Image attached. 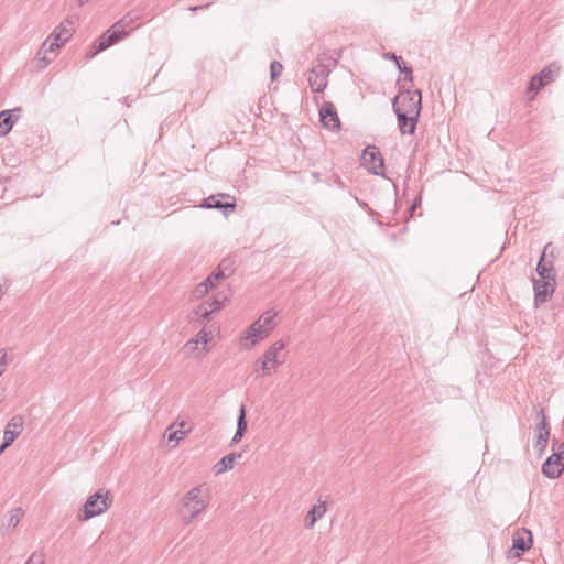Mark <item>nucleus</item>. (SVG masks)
Here are the masks:
<instances>
[{
    "instance_id": "1",
    "label": "nucleus",
    "mask_w": 564,
    "mask_h": 564,
    "mask_svg": "<svg viewBox=\"0 0 564 564\" xmlns=\"http://www.w3.org/2000/svg\"><path fill=\"white\" fill-rule=\"evenodd\" d=\"M554 247L551 242L543 248L542 254L536 264V273L539 279H533L534 304L535 306L546 302L556 288L555 269H554Z\"/></svg>"
},
{
    "instance_id": "28",
    "label": "nucleus",
    "mask_w": 564,
    "mask_h": 564,
    "mask_svg": "<svg viewBox=\"0 0 564 564\" xmlns=\"http://www.w3.org/2000/svg\"><path fill=\"white\" fill-rule=\"evenodd\" d=\"M549 438L550 437H546L543 434H536V440L533 447L539 457H541L544 454L546 446L549 444Z\"/></svg>"
},
{
    "instance_id": "29",
    "label": "nucleus",
    "mask_w": 564,
    "mask_h": 564,
    "mask_svg": "<svg viewBox=\"0 0 564 564\" xmlns=\"http://www.w3.org/2000/svg\"><path fill=\"white\" fill-rule=\"evenodd\" d=\"M227 278V273L221 270H216L212 274H209L204 281L205 284H208L210 288H214L220 280Z\"/></svg>"
},
{
    "instance_id": "20",
    "label": "nucleus",
    "mask_w": 564,
    "mask_h": 564,
    "mask_svg": "<svg viewBox=\"0 0 564 564\" xmlns=\"http://www.w3.org/2000/svg\"><path fill=\"white\" fill-rule=\"evenodd\" d=\"M384 58L391 59L395 63V67L404 74V80L412 82L413 80V70L411 66H406L403 58L401 56L395 55L392 52H388L384 54Z\"/></svg>"
},
{
    "instance_id": "2",
    "label": "nucleus",
    "mask_w": 564,
    "mask_h": 564,
    "mask_svg": "<svg viewBox=\"0 0 564 564\" xmlns=\"http://www.w3.org/2000/svg\"><path fill=\"white\" fill-rule=\"evenodd\" d=\"M112 505V497L108 490H98L88 497L78 512L77 518L80 521L89 520L106 512Z\"/></svg>"
},
{
    "instance_id": "16",
    "label": "nucleus",
    "mask_w": 564,
    "mask_h": 564,
    "mask_svg": "<svg viewBox=\"0 0 564 564\" xmlns=\"http://www.w3.org/2000/svg\"><path fill=\"white\" fill-rule=\"evenodd\" d=\"M23 417L20 415L13 416L7 424L3 433L4 446H10L14 440L21 434L23 429Z\"/></svg>"
},
{
    "instance_id": "19",
    "label": "nucleus",
    "mask_w": 564,
    "mask_h": 564,
    "mask_svg": "<svg viewBox=\"0 0 564 564\" xmlns=\"http://www.w3.org/2000/svg\"><path fill=\"white\" fill-rule=\"evenodd\" d=\"M285 348V341L279 339L274 341L262 356L265 357L267 361L271 362L272 367H276L280 361L278 360L279 354Z\"/></svg>"
},
{
    "instance_id": "34",
    "label": "nucleus",
    "mask_w": 564,
    "mask_h": 564,
    "mask_svg": "<svg viewBox=\"0 0 564 564\" xmlns=\"http://www.w3.org/2000/svg\"><path fill=\"white\" fill-rule=\"evenodd\" d=\"M234 261H231L230 259H224L217 270H221V271H225L227 273V276H229L231 274V272L234 271Z\"/></svg>"
},
{
    "instance_id": "21",
    "label": "nucleus",
    "mask_w": 564,
    "mask_h": 564,
    "mask_svg": "<svg viewBox=\"0 0 564 564\" xmlns=\"http://www.w3.org/2000/svg\"><path fill=\"white\" fill-rule=\"evenodd\" d=\"M241 454L230 453L221 457L219 462H217L214 466V470L216 475H220L229 469H232L234 463L236 458H240Z\"/></svg>"
},
{
    "instance_id": "25",
    "label": "nucleus",
    "mask_w": 564,
    "mask_h": 564,
    "mask_svg": "<svg viewBox=\"0 0 564 564\" xmlns=\"http://www.w3.org/2000/svg\"><path fill=\"white\" fill-rule=\"evenodd\" d=\"M140 19V14L135 11H131L123 15L119 21H117L115 24L117 25V29H123L126 30L129 28L132 30L134 28V23Z\"/></svg>"
},
{
    "instance_id": "46",
    "label": "nucleus",
    "mask_w": 564,
    "mask_h": 564,
    "mask_svg": "<svg viewBox=\"0 0 564 564\" xmlns=\"http://www.w3.org/2000/svg\"><path fill=\"white\" fill-rule=\"evenodd\" d=\"M562 444H564V442Z\"/></svg>"
},
{
    "instance_id": "22",
    "label": "nucleus",
    "mask_w": 564,
    "mask_h": 564,
    "mask_svg": "<svg viewBox=\"0 0 564 564\" xmlns=\"http://www.w3.org/2000/svg\"><path fill=\"white\" fill-rule=\"evenodd\" d=\"M325 512H326V506L324 503L314 505L306 514L305 528L312 529L315 525L316 521L318 519H321Z\"/></svg>"
},
{
    "instance_id": "12",
    "label": "nucleus",
    "mask_w": 564,
    "mask_h": 564,
    "mask_svg": "<svg viewBox=\"0 0 564 564\" xmlns=\"http://www.w3.org/2000/svg\"><path fill=\"white\" fill-rule=\"evenodd\" d=\"M329 69L324 64H317L311 69L308 84L313 91L323 93L327 87Z\"/></svg>"
},
{
    "instance_id": "33",
    "label": "nucleus",
    "mask_w": 564,
    "mask_h": 564,
    "mask_svg": "<svg viewBox=\"0 0 564 564\" xmlns=\"http://www.w3.org/2000/svg\"><path fill=\"white\" fill-rule=\"evenodd\" d=\"M45 556L42 552H33L25 564H44Z\"/></svg>"
},
{
    "instance_id": "8",
    "label": "nucleus",
    "mask_w": 564,
    "mask_h": 564,
    "mask_svg": "<svg viewBox=\"0 0 564 564\" xmlns=\"http://www.w3.org/2000/svg\"><path fill=\"white\" fill-rule=\"evenodd\" d=\"M560 66L555 63L550 64L544 67L540 73L531 77L527 91L535 95L542 88H544L550 83L554 82L558 77Z\"/></svg>"
},
{
    "instance_id": "11",
    "label": "nucleus",
    "mask_w": 564,
    "mask_h": 564,
    "mask_svg": "<svg viewBox=\"0 0 564 564\" xmlns=\"http://www.w3.org/2000/svg\"><path fill=\"white\" fill-rule=\"evenodd\" d=\"M319 121L332 131L340 129V120L333 102L324 101L319 108Z\"/></svg>"
},
{
    "instance_id": "7",
    "label": "nucleus",
    "mask_w": 564,
    "mask_h": 564,
    "mask_svg": "<svg viewBox=\"0 0 564 564\" xmlns=\"http://www.w3.org/2000/svg\"><path fill=\"white\" fill-rule=\"evenodd\" d=\"M200 494L202 486H196L183 497V508L189 513L188 517H184L186 523L192 522L207 507Z\"/></svg>"
},
{
    "instance_id": "6",
    "label": "nucleus",
    "mask_w": 564,
    "mask_h": 564,
    "mask_svg": "<svg viewBox=\"0 0 564 564\" xmlns=\"http://www.w3.org/2000/svg\"><path fill=\"white\" fill-rule=\"evenodd\" d=\"M361 165L371 174L384 177V160L379 148L367 145L362 151Z\"/></svg>"
},
{
    "instance_id": "23",
    "label": "nucleus",
    "mask_w": 564,
    "mask_h": 564,
    "mask_svg": "<svg viewBox=\"0 0 564 564\" xmlns=\"http://www.w3.org/2000/svg\"><path fill=\"white\" fill-rule=\"evenodd\" d=\"M535 420L538 421L535 426L536 434H543L544 436L550 437L551 426L544 409L541 408L536 411Z\"/></svg>"
},
{
    "instance_id": "35",
    "label": "nucleus",
    "mask_w": 564,
    "mask_h": 564,
    "mask_svg": "<svg viewBox=\"0 0 564 564\" xmlns=\"http://www.w3.org/2000/svg\"><path fill=\"white\" fill-rule=\"evenodd\" d=\"M226 302H227V296H223L221 299L215 297L213 301H205L204 303H206L207 307H209V308L219 306V310H220L225 306Z\"/></svg>"
},
{
    "instance_id": "42",
    "label": "nucleus",
    "mask_w": 564,
    "mask_h": 564,
    "mask_svg": "<svg viewBox=\"0 0 564 564\" xmlns=\"http://www.w3.org/2000/svg\"><path fill=\"white\" fill-rule=\"evenodd\" d=\"M89 0H77L78 2V6L79 7H83L84 4H86Z\"/></svg>"
},
{
    "instance_id": "40",
    "label": "nucleus",
    "mask_w": 564,
    "mask_h": 564,
    "mask_svg": "<svg viewBox=\"0 0 564 564\" xmlns=\"http://www.w3.org/2000/svg\"><path fill=\"white\" fill-rule=\"evenodd\" d=\"M197 337L199 338V340H202L203 343H207L209 340L208 338V334L204 330H200L198 334H197Z\"/></svg>"
},
{
    "instance_id": "38",
    "label": "nucleus",
    "mask_w": 564,
    "mask_h": 564,
    "mask_svg": "<svg viewBox=\"0 0 564 564\" xmlns=\"http://www.w3.org/2000/svg\"><path fill=\"white\" fill-rule=\"evenodd\" d=\"M7 357H8V354H7V350L3 348V349H0V367L6 365L7 362ZM3 373V369L0 368V376Z\"/></svg>"
},
{
    "instance_id": "45",
    "label": "nucleus",
    "mask_w": 564,
    "mask_h": 564,
    "mask_svg": "<svg viewBox=\"0 0 564 564\" xmlns=\"http://www.w3.org/2000/svg\"><path fill=\"white\" fill-rule=\"evenodd\" d=\"M416 205L417 203L413 204L412 207L410 208V212L412 213L415 208H416Z\"/></svg>"
},
{
    "instance_id": "39",
    "label": "nucleus",
    "mask_w": 564,
    "mask_h": 564,
    "mask_svg": "<svg viewBox=\"0 0 564 564\" xmlns=\"http://www.w3.org/2000/svg\"><path fill=\"white\" fill-rule=\"evenodd\" d=\"M209 6H210V3H206V4H202V6H191V7H188V10L189 11H198V10L206 9Z\"/></svg>"
},
{
    "instance_id": "24",
    "label": "nucleus",
    "mask_w": 564,
    "mask_h": 564,
    "mask_svg": "<svg viewBox=\"0 0 564 564\" xmlns=\"http://www.w3.org/2000/svg\"><path fill=\"white\" fill-rule=\"evenodd\" d=\"M17 123L10 112L0 111V137H7Z\"/></svg>"
},
{
    "instance_id": "27",
    "label": "nucleus",
    "mask_w": 564,
    "mask_h": 564,
    "mask_svg": "<svg viewBox=\"0 0 564 564\" xmlns=\"http://www.w3.org/2000/svg\"><path fill=\"white\" fill-rule=\"evenodd\" d=\"M52 36H54L56 41H59L62 44H64L72 36V32H70V30L64 23H61L55 29V31L52 34Z\"/></svg>"
},
{
    "instance_id": "31",
    "label": "nucleus",
    "mask_w": 564,
    "mask_h": 564,
    "mask_svg": "<svg viewBox=\"0 0 564 564\" xmlns=\"http://www.w3.org/2000/svg\"><path fill=\"white\" fill-rule=\"evenodd\" d=\"M283 66L278 61H273L270 64L271 80H275L282 73Z\"/></svg>"
},
{
    "instance_id": "26",
    "label": "nucleus",
    "mask_w": 564,
    "mask_h": 564,
    "mask_svg": "<svg viewBox=\"0 0 564 564\" xmlns=\"http://www.w3.org/2000/svg\"><path fill=\"white\" fill-rule=\"evenodd\" d=\"M176 424H177V422H174L166 430L165 435H166L169 442L178 443V441L182 440L191 431L189 427H187V430H174V426Z\"/></svg>"
},
{
    "instance_id": "14",
    "label": "nucleus",
    "mask_w": 564,
    "mask_h": 564,
    "mask_svg": "<svg viewBox=\"0 0 564 564\" xmlns=\"http://www.w3.org/2000/svg\"><path fill=\"white\" fill-rule=\"evenodd\" d=\"M532 545V533L530 530L522 528L518 530L512 538V551L514 557H520Z\"/></svg>"
},
{
    "instance_id": "37",
    "label": "nucleus",
    "mask_w": 564,
    "mask_h": 564,
    "mask_svg": "<svg viewBox=\"0 0 564 564\" xmlns=\"http://www.w3.org/2000/svg\"><path fill=\"white\" fill-rule=\"evenodd\" d=\"M4 111L10 112L14 121H19L22 117L23 109L21 107H14L13 109H6Z\"/></svg>"
},
{
    "instance_id": "9",
    "label": "nucleus",
    "mask_w": 564,
    "mask_h": 564,
    "mask_svg": "<svg viewBox=\"0 0 564 564\" xmlns=\"http://www.w3.org/2000/svg\"><path fill=\"white\" fill-rule=\"evenodd\" d=\"M128 34L129 31L123 29H117V25L113 24L106 32H104L94 43L95 52L93 53V56L107 50L111 45L116 44L117 42L126 37Z\"/></svg>"
},
{
    "instance_id": "43",
    "label": "nucleus",
    "mask_w": 564,
    "mask_h": 564,
    "mask_svg": "<svg viewBox=\"0 0 564 564\" xmlns=\"http://www.w3.org/2000/svg\"><path fill=\"white\" fill-rule=\"evenodd\" d=\"M8 446H4V442L0 445V455L4 452Z\"/></svg>"
},
{
    "instance_id": "36",
    "label": "nucleus",
    "mask_w": 564,
    "mask_h": 564,
    "mask_svg": "<svg viewBox=\"0 0 564 564\" xmlns=\"http://www.w3.org/2000/svg\"><path fill=\"white\" fill-rule=\"evenodd\" d=\"M256 366L258 368H260L262 371H263V375L270 370L271 368H273L271 366V362L270 361H267L265 357L262 356L261 358H259L257 361H256Z\"/></svg>"
},
{
    "instance_id": "4",
    "label": "nucleus",
    "mask_w": 564,
    "mask_h": 564,
    "mask_svg": "<svg viewBox=\"0 0 564 564\" xmlns=\"http://www.w3.org/2000/svg\"><path fill=\"white\" fill-rule=\"evenodd\" d=\"M273 317L274 315L270 314V312H267L246 329L243 339L250 341L249 344H246L247 349L253 347L259 341V339H262L269 335L273 328Z\"/></svg>"
},
{
    "instance_id": "10",
    "label": "nucleus",
    "mask_w": 564,
    "mask_h": 564,
    "mask_svg": "<svg viewBox=\"0 0 564 564\" xmlns=\"http://www.w3.org/2000/svg\"><path fill=\"white\" fill-rule=\"evenodd\" d=\"M200 207L205 209H219L227 215L228 212L235 210L236 200L228 194H215L204 198Z\"/></svg>"
},
{
    "instance_id": "41",
    "label": "nucleus",
    "mask_w": 564,
    "mask_h": 564,
    "mask_svg": "<svg viewBox=\"0 0 564 564\" xmlns=\"http://www.w3.org/2000/svg\"><path fill=\"white\" fill-rule=\"evenodd\" d=\"M180 429L178 430H187L186 426H187V423L185 421H182L180 423H177Z\"/></svg>"
},
{
    "instance_id": "18",
    "label": "nucleus",
    "mask_w": 564,
    "mask_h": 564,
    "mask_svg": "<svg viewBox=\"0 0 564 564\" xmlns=\"http://www.w3.org/2000/svg\"><path fill=\"white\" fill-rule=\"evenodd\" d=\"M247 429H248V423H247V419H246V408H245V405H241L239 409V415L237 419V430H236L235 435L231 438L230 446H234L241 441Z\"/></svg>"
},
{
    "instance_id": "30",
    "label": "nucleus",
    "mask_w": 564,
    "mask_h": 564,
    "mask_svg": "<svg viewBox=\"0 0 564 564\" xmlns=\"http://www.w3.org/2000/svg\"><path fill=\"white\" fill-rule=\"evenodd\" d=\"M23 516V511L21 508L12 509L10 512V518L8 519L7 527L14 529L19 524L21 518Z\"/></svg>"
},
{
    "instance_id": "15",
    "label": "nucleus",
    "mask_w": 564,
    "mask_h": 564,
    "mask_svg": "<svg viewBox=\"0 0 564 564\" xmlns=\"http://www.w3.org/2000/svg\"><path fill=\"white\" fill-rule=\"evenodd\" d=\"M63 44L59 41H56L54 36H50L42 45V48L39 52L40 62L42 65L40 68L46 67L55 56L56 50H58Z\"/></svg>"
},
{
    "instance_id": "32",
    "label": "nucleus",
    "mask_w": 564,
    "mask_h": 564,
    "mask_svg": "<svg viewBox=\"0 0 564 564\" xmlns=\"http://www.w3.org/2000/svg\"><path fill=\"white\" fill-rule=\"evenodd\" d=\"M210 286L208 284H205V281L200 282L196 285L195 290L193 291V295L196 299H199L208 293Z\"/></svg>"
},
{
    "instance_id": "5",
    "label": "nucleus",
    "mask_w": 564,
    "mask_h": 564,
    "mask_svg": "<svg viewBox=\"0 0 564 564\" xmlns=\"http://www.w3.org/2000/svg\"><path fill=\"white\" fill-rule=\"evenodd\" d=\"M401 91L393 98L392 101H397V106L401 108V112L414 113L420 117L422 109V96L419 89L410 90L405 89L404 86L400 87Z\"/></svg>"
},
{
    "instance_id": "44",
    "label": "nucleus",
    "mask_w": 564,
    "mask_h": 564,
    "mask_svg": "<svg viewBox=\"0 0 564 564\" xmlns=\"http://www.w3.org/2000/svg\"><path fill=\"white\" fill-rule=\"evenodd\" d=\"M336 182H337V185H339L340 187H343V182H341V180H340V177H339V176H337Z\"/></svg>"
},
{
    "instance_id": "3",
    "label": "nucleus",
    "mask_w": 564,
    "mask_h": 564,
    "mask_svg": "<svg viewBox=\"0 0 564 564\" xmlns=\"http://www.w3.org/2000/svg\"><path fill=\"white\" fill-rule=\"evenodd\" d=\"M552 449L554 451L542 464L541 471L549 479H557L564 471V444H558L557 440H553Z\"/></svg>"
},
{
    "instance_id": "13",
    "label": "nucleus",
    "mask_w": 564,
    "mask_h": 564,
    "mask_svg": "<svg viewBox=\"0 0 564 564\" xmlns=\"http://www.w3.org/2000/svg\"><path fill=\"white\" fill-rule=\"evenodd\" d=\"M392 108L397 115L398 127L400 132L402 134H413L416 129L419 117H416V115L414 113L409 115L405 112H401V108L397 106V101H392Z\"/></svg>"
},
{
    "instance_id": "17",
    "label": "nucleus",
    "mask_w": 564,
    "mask_h": 564,
    "mask_svg": "<svg viewBox=\"0 0 564 564\" xmlns=\"http://www.w3.org/2000/svg\"><path fill=\"white\" fill-rule=\"evenodd\" d=\"M219 311V306H215L213 308L207 307L206 303H200L195 310H193L188 315V321L191 323L195 322L199 325H205L207 322L212 319V315Z\"/></svg>"
}]
</instances>
